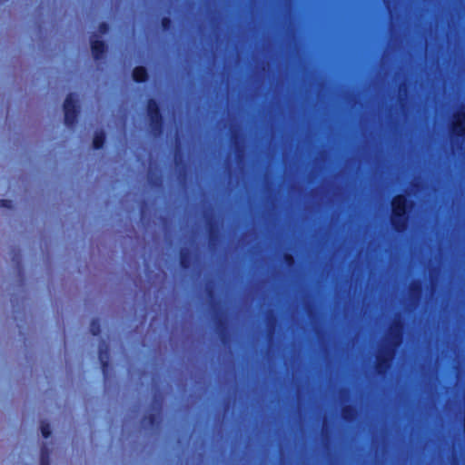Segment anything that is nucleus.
<instances>
[{
	"mask_svg": "<svg viewBox=\"0 0 465 465\" xmlns=\"http://www.w3.org/2000/svg\"><path fill=\"white\" fill-rule=\"evenodd\" d=\"M391 205L393 213L392 223L397 230H402L405 227L406 199L399 195L393 199Z\"/></svg>",
	"mask_w": 465,
	"mask_h": 465,
	"instance_id": "nucleus-1",
	"label": "nucleus"
},
{
	"mask_svg": "<svg viewBox=\"0 0 465 465\" xmlns=\"http://www.w3.org/2000/svg\"><path fill=\"white\" fill-rule=\"evenodd\" d=\"M64 109L65 124L70 125L74 123L76 116V101L72 94L66 98L64 104Z\"/></svg>",
	"mask_w": 465,
	"mask_h": 465,
	"instance_id": "nucleus-2",
	"label": "nucleus"
},
{
	"mask_svg": "<svg viewBox=\"0 0 465 465\" xmlns=\"http://www.w3.org/2000/svg\"><path fill=\"white\" fill-rule=\"evenodd\" d=\"M452 131L457 135H462L465 133V113L461 112L455 115Z\"/></svg>",
	"mask_w": 465,
	"mask_h": 465,
	"instance_id": "nucleus-3",
	"label": "nucleus"
},
{
	"mask_svg": "<svg viewBox=\"0 0 465 465\" xmlns=\"http://www.w3.org/2000/svg\"><path fill=\"white\" fill-rule=\"evenodd\" d=\"M148 112L151 118V121L153 124H159V114L157 104L154 101H150L148 104Z\"/></svg>",
	"mask_w": 465,
	"mask_h": 465,
	"instance_id": "nucleus-4",
	"label": "nucleus"
},
{
	"mask_svg": "<svg viewBox=\"0 0 465 465\" xmlns=\"http://www.w3.org/2000/svg\"><path fill=\"white\" fill-rule=\"evenodd\" d=\"M92 52L95 58H99L100 55L104 52L105 45L103 42L98 40H92Z\"/></svg>",
	"mask_w": 465,
	"mask_h": 465,
	"instance_id": "nucleus-5",
	"label": "nucleus"
},
{
	"mask_svg": "<svg viewBox=\"0 0 465 465\" xmlns=\"http://www.w3.org/2000/svg\"><path fill=\"white\" fill-rule=\"evenodd\" d=\"M133 77L135 81L141 82L146 78V71L143 67H136L134 70Z\"/></svg>",
	"mask_w": 465,
	"mask_h": 465,
	"instance_id": "nucleus-6",
	"label": "nucleus"
},
{
	"mask_svg": "<svg viewBox=\"0 0 465 465\" xmlns=\"http://www.w3.org/2000/svg\"><path fill=\"white\" fill-rule=\"evenodd\" d=\"M104 137L102 133L96 134L94 138V142H93L94 147L96 149L102 147V145L104 143Z\"/></svg>",
	"mask_w": 465,
	"mask_h": 465,
	"instance_id": "nucleus-7",
	"label": "nucleus"
},
{
	"mask_svg": "<svg viewBox=\"0 0 465 465\" xmlns=\"http://www.w3.org/2000/svg\"><path fill=\"white\" fill-rule=\"evenodd\" d=\"M41 431H42L43 436L47 438L50 435V433H51L50 429H49V425L43 424L42 427H41Z\"/></svg>",
	"mask_w": 465,
	"mask_h": 465,
	"instance_id": "nucleus-8",
	"label": "nucleus"
},
{
	"mask_svg": "<svg viewBox=\"0 0 465 465\" xmlns=\"http://www.w3.org/2000/svg\"><path fill=\"white\" fill-rule=\"evenodd\" d=\"M0 207L1 208H11L12 203L9 200H0Z\"/></svg>",
	"mask_w": 465,
	"mask_h": 465,
	"instance_id": "nucleus-9",
	"label": "nucleus"
},
{
	"mask_svg": "<svg viewBox=\"0 0 465 465\" xmlns=\"http://www.w3.org/2000/svg\"><path fill=\"white\" fill-rule=\"evenodd\" d=\"M41 465H49V461L45 451L42 452Z\"/></svg>",
	"mask_w": 465,
	"mask_h": 465,
	"instance_id": "nucleus-10",
	"label": "nucleus"
},
{
	"mask_svg": "<svg viewBox=\"0 0 465 465\" xmlns=\"http://www.w3.org/2000/svg\"><path fill=\"white\" fill-rule=\"evenodd\" d=\"M101 31H102V32H105V31H106V26H105V25H101Z\"/></svg>",
	"mask_w": 465,
	"mask_h": 465,
	"instance_id": "nucleus-11",
	"label": "nucleus"
},
{
	"mask_svg": "<svg viewBox=\"0 0 465 465\" xmlns=\"http://www.w3.org/2000/svg\"><path fill=\"white\" fill-rule=\"evenodd\" d=\"M391 352H390L388 355H387V360L391 359Z\"/></svg>",
	"mask_w": 465,
	"mask_h": 465,
	"instance_id": "nucleus-12",
	"label": "nucleus"
}]
</instances>
